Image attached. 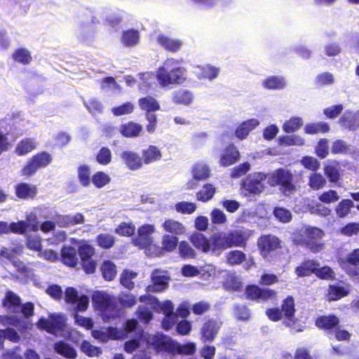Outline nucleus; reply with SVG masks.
<instances>
[{"label":"nucleus","instance_id":"nucleus-6","mask_svg":"<svg viewBox=\"0 0 359 359\" xmlns=\"http://www.w3.org/2000/svg\"><path fill=\"white\" fill-rule=\"evenodd\" d=\"M36 326L47 333L54 335L61 334L66 330L67 318L62 313H50L46 318H40L36 323Z\"/></svg>","mask_w":359,"mask_h":359},{"label":"nucleus","instance_id":"nucleus-47","mask_svg":"<svg viewBox=\"0 0 359 359\" xmlns=\"http://www.w3.org/2000/svg\"><path fill=\"white\" fill-rule=\"evenodd\" d=\"M353 207L354 203L353 201L345 198L338 203L334 208V210L339 218H344L351 212V210Z\"/></svg>","mask_w":359,"mask_h":359},{"label":"nucleus","instance_id":"nucleus-61","mask_svg":"<svg viewBox=\"0 0 359 359\" xmlns=\"http://www.w3.org/2000/svg\"><path fill=\"white\" fill-rule=\"evenodd\" d=\"M81 350L88 357L98 356L102 353L100 347L92 345L88 341L84 340L81 344Z\"/></svg>","mask_w":359,"mask_h":359},{"label":"nucleus","instance_id":"nucleus-64","mask_svg":"<svg viewBox=\"0 0 359 359\" xmlns=\"http://www.w3.org/2000/svg\"><path fill=\"white\" fill-rule=\"evenodd\" d=\"M97 162L102 165H107L111 161V152L108 147H102L96 155Z\"/></svg>","mask_w":359,"mask_h":359},{"label":"nucleus","instance_id":"nucleus-9","mask_svg":"<svg viewBox=\"0 0 359 359\" xmlns=\"http://www.w3.org/2000/svg\"><path fill=\"white\" fill-rule=\"evenodd\" d=\"M243 298L258 303H264L276 299L277 292L268 287H260L257 285L250 284L245 286Z\"/></svg>","mask_w":359,"mask_h":359},{"label":"nucleus","instance_id":"nucleus-29","mask_svg":"<svg viewBox=\"0 0 359 359\" xmlns=\"http://www.w3.org/2000/svg\"><path fill=\"white\" fill-rule=\"evenodd\" d=\"M259 125V121L256 118H250L242 122L236 129L235 135L240 140L245 139L250 132Z\"/></svg>","mask_w":359,"mask_h":359},{"label":"nucleus","instance_id":"nucleus-12","mask_svg":"<svg viewBox=\"0 0 359 359\" xmlns=\"http://www.w3.org/2000/svg\"><path fill=\"white\" fill-rule=\"evenodd\" d=\"M222 325V322L216 318H208L202 325L200 330L201 341L203 344L212 342Z\"/></svg>","mask_w":359,"mask_h":359},{"label":"nucleus","instance_id":"nucleus-46","mask_svg":"<svg viewBox=\"0 0 359 359\" xmlns=\"http://www.w3.org/2000/svg\"><path fill=\"white\" fill-rule=\"evenodd\" d=\"M95 242L100 248L108 250L114 246L116 238L110 233H102L96 236Z\"/></svg>","mask_w":359,"mask_h":359},{"label":"nucleus","instance_id":"nucleus-13","mask_svg":"<svg viewBox=\"0 0 359 359\" xmlns=\"http://www.w3.org/2000/svg\"><path fill=\"white\" fill-rule=\"evenodd\" d=\"M149 342L157 353H173L175 340L166 334L158 332L150 337Z\"/></svg>","mask_w":359,"mask_h":359},{"label":"nucleus","instance_id":"nucleus-19","mask_svg":"<svg viewBox=\"0 0 359 359\" xmlns=\"http://www.w3.org/2000/svg\"><path fill=\"white\" fill-rule=\"evenodd\" d=\"M120 156L130 170H137L144 165L142 156H140L139 154L135 151H123Z\"/></svg>","mask_w":359,"mask_h":359},{"label":"nucleus","instance_id":"nucleus-3","mask_svg":"<svg viewBox=\"0 0 359 359\" xmlns=\"http://www.w3.org/2000/svg\"><path fill=\"white\" fill-rule=\"evenodd\" d=\"M315 325L327 334H332L338 341H349L351 334L340 326V320L334 314L322 315L315 319Z\"/></svg>","mask_w":359,"mask_h":359},{"label":"nucleus","instance_id":"nucleus-23","mask_svg":"<svg viewBox=\"0 0 359 359\" xmlns=\"http://www.w3.org/2000/svg\"><path fill=\"white\" fill-rule=\"evenodd\" d=\"M2 306L9 311L16 313H18L21 305V299L19 296L13 291L8 290L2 299Z\"/></svg>","mask_w":359,"mask_h":359},{"label":"nucleus","instance_id":"nucleus-34","mask_svg":"<svg viewBox=\"0 0 359 359\" xmlns=\"http://www.w3.org/2000/svg\"><path fill=\"white\" fill-rule=\"evenodd\" d=\"M339 123L343 128L352 131L359 128V118L351 112L344 113L339 119Z\"/></svg>","mask_w":359,"mask_h":359},{"label":"nucleus","instance_id":"nucleus-60","mask_svg":"<svg viewBox=\"0 0 359 359\" xmlns=\"http://www.w3.org/2000/svg\"><path fill=\"white\" fill-rule=\"evenodd\" d=\"M315 275L321 280H333L335 279V273L332 268L329 266L316 267Z\"/></svg>","mask_w":359,"mask_h":359},{"label":"nucleus","instance_id":"nucleus-18","mask_svg":"<svg viewBox=\"0 0 359 359\" xmlns=\"http://www.w3.org/2000/svg\"><path fill=\"white\" fill-rule=\"evenodd\" d=\"M38 194L36 185L27 182H19L15 186V194L21 200H33Z\"/></svg>","mask_w":359,"mask_h":359},{"label":"nucleus","instance_id":"nucleus-5","mask_svg":"<svg viewBox=\"0 0 359 359\" xmlns=\"http://www.w3.org/2000/svg\"><path fill=\"white\" fill-rule=\"evenodd\" d=\"M324 236L325 233L321 229L316 226H308L299 240V244L304 246L312 253L316 254L323 250L325 247V243L320 241Z\"/></svg>","mask_w":359,"mask_h":359},{"label":"nucleus","instance_id":"nucleus-26","mask_svg":"<svg viewBox=\"0 0 359 359\" xmlns=\"http://www.w3.org/2000/svg\"><path fill=\"white\" fill-rule=\"evenodd\" d=\"M212 252L219 254L222 250L229 248L226 232L219 231L210 237Z\"/></svg>","mask_w":359,"mask_h":359},{"label":"nucleus","instance_id":"nucleus-32","mask_svg":"<svg viewBox=\"0 0 359 359\" xmlns=\"http://www.w3.org/2000/svg\"><path fill=\"white\" fill-rule=\"evenodd\" d=\"M162 227L165 232L171 236H177L182 235L185 232L184 226L179 221L172 219H167L162 224Z\"/></svg>","mask_w":359,"mask_h":359},{"label":"nucleus","instance_id":"nucleus-25","mask_svg":"<svg viewBox=\"0 0 359 359\" xmlns=\"http://www.w3.org/2000/svg\"><path fill=\"white\" fill-rule=\"evenodd\" d=\"M142 157L144 164L148 165L158 161L162 158L161 149L155 145H149L142 150Z\"/></svg>","mask_w":359,"mask_h":359},{"label":"nucleus","instance_id":"nucleus-62","mask_svg":"<svg viewBox=\"0 0 359 359\" xmlns=\"http://www.w3.org/2000/svg\"><path fill=\"white\" fill-rule=\"evenodd\" d=\"M135 232V225L132 223L121 222L116 229L115 233L121 236L129 237Z\"/></svg>","mask_w":359,"mask_h":359},{"label":"nucleus","instance_id":"nucleus-58","mask_svg":"<svg viewBox=\"0 0 359 359\" xmlns=\"http://www.w3.org/2000/svg\"><path fill=\"white\" fill-rule=\"evenodd\" d=\"M134 109V104L130 102H127L119 106L112 107L111 111L114 116H121L132 114Z\"/></svg>","mask_w":359,"mask_h":359},{"label":"nucleus","instance_id":"nucleus-16","mask_svg":"<svg viewBox=\"0 0 359 359\" xmlns=\"http://www.w3.org/2000/svg\"><path fill=\"white\" fill-rule=\"evenodd\" d=\"M250 234L249 230H231L226 233L229 248L233 247L245 248Z\"/></svg>","mask_w":359,"mask_h":359},{"label":"nucleus","instance_id":"nucleus-31","mask_svg":"<svg viewBox=\"0 0 359 359\" xmlns=\"http://www.w3.org/2000/svg\"><path fill=\"white\" fill-rule=\"evenodd\" d=\"M157 42L167 51L176 53L182 46V41L180 39H172L163 34L157 37Z\"/></svg>","mask_w":359,"mask_h":359},{"label":"nucleus","instance_id":"nucleus-33","mask_svg":"<svg viewBox=\"0 0 359 359\" xmlns=\"http://www.w3.org/2000/svg\"><path fill=\"white\" fill-rule=\"evenodd\" d=\"M55 351L67 359H75L77 356L76 350L69 344L63 341H59L54 344Z\"/></svg>","mask_w":359,"mask_h":359},{"label":"nucleus","instance_id":"nucleus-21","mask_svg":"<svg viewBox=\"0 0 359 359\" xmlns=\"http://www.w3.org/2000/svg\"><path fill=\"white\" fill-rule=\"evenodd\" d=\"M60 259L64 265L68 267H76L79 262L76 248L72 245L62 246L60 250Z\"/></svg>","mask_w":359,"mask_h":359},{"label":"nucleus","instance_id":"nucleus-8","mask_svg":"<svg viewBox=\"0 0 359 359\" xmlns=\"http://www.w3.org/2000/svg\"><path fill=\"white\" fill-rule=\"evenodd\" d=\"M53 161V157L48 151H40L32 156L27 162V164L21 169V176L30 177L38 170L46 168Z\"/></svg>","mask_w":359,"mask_h":359},{"label":"nucleus","instance_id":"nucleus-51","mask_svg":"<svg viewBox=\"0 0 359 359\" xmlns=\"http://www.w3.org/2000/svg\"><path fill=\"white\" fill-rule=\"evenodd\" d=\"M245 260L246 255L241 250H231L226 255V262L231 266L239 265Z\"/></svg>","mask_w":359,"mask_h":359},{"label":"nucleus","instance_id":"nucleus-56","mask_svg":"<svg viewBox=\"0 0 359 359\" xmlns=\"http://www.w3.org/2000/svg\"><path fill=\"white\" fill-rule=\"evenodd\" d=\"M303 125V122L299 117H292L286 121L283 126L285 133H291L298 130Z\"/></svg>","mask_w":359,"mask_h":359},{"label":"nucleus","instance_id":"nucleus-55","mask_svg":"<svg viewBox=\"0 0 359 359\" xmlns=\"http://www.w3.org/2000/svg\"><path fill=\"white\" fill-rule=\"evenodd\" d=\"M26 248L34 252L42 250V239L38 235H27L25 241Z\"/></svg>","mask_w":359,"mask_h":359},{"label":"nucleus","instance_id":"nucleus-50","mask_svg":"<svg viewBox=\"0 0 359 359\" xmlns=\"http://www.w3.org/2000/svg\"><path fill=\"white\" fill-rule=\"evenodd\" d=\"M348 292L342 286L330 285L327 292V298L329 301H337L346 297Z\"/></svg>","mask_w":359,"mask_h":359},{"label":"nucleus","instance_id":"nucleus-30","mask_svg":"<svg viewBox=\"0 0 359 359\" xmlns=\"http://www.w3.org/2000/svg\"><path fill=\"white\" fill-rule=\"evenodd\" d=\"M190 241L196 248L201 250L205 253L212 252V243L210 238L208 239L201 233H196L191 235L190 237Z\"/></svg>","mask_w":359,"mask_h":359},{"label":"nucleus","instance_id":"nucleus-39","mask_svg":"<svg viewBox=\"0 0 359 359\" xmlns=\"http://www.w3.org/2000/svg\"><path fill=\"white\" fill-rule=\"evenodd\" d=\"M140 40L139 32L134 29L123 31L121 35V43L126 47H132L137 45Z\"/></svg>","mask_w":359,"mask_h":359},{"label":"nucleus","instance_id":"nucleus-44","mask_svg":"<svg viewBox=\"0 0 359 359\" xmlns=\"http://www.w3.org/2000/svg\"><path fill=\"white\" fill-rule=\"evenodd\" d=\"M196 351V346L195 343L189 341L184 344H180L178 341H175L172 355H192Z\"/></svg>","mask_w":359,"mask_h":359},{"label":"nucleus","instance_id":"nucleus-53","mask_svg":"<svg viewBox=\"0 0 359 359\" xmlns=\"http://www.w3.org/2000/svg\"><path fill=\"white\" fill-rule=\"evenodd\" d=\"M137 273L135 271L129 269H124L120 276V283L128 290H133L135 287V283L133 279L135 278Z\"/></svg>","mask_w":359,"mask_h":359},{"label":"nucleus","instance_id":"nucleus-45","mask_svg":"<svg viewBox=\"0 0 359 359\" xmlns=\"http://www.w3.org/2000/svg\"><path fill=\"white\" fill-rule=\"evenodd\" d=\"M200 72L198 74L199 79L213 80L216 79L219 74V69L210 65L198 67Z\"/></svg>","mask_w":359,"mask_h":359},{"label":"nucleus","instance_id":"nucleus-11","mask_svg":"<svg viewBox=\"0 0 359 359\" xmlns=\"http://www.w3.org/2000/svg\"><path fill=\"white\" fill-rule=\"evenodd\" d=\"M268 181V175L257 172L248 175L243 180L242 187L250 194H259L264 189V182Z\"/></svg>","mask_w":359,"mask_h":359},{"label":"nucleus","instance_id":"nucleus-10","mask_svg":"<svg viewBox=\"0 0 359 359\" xmlns=\"http://www.w3.org/2000/svg\"><path fill=\"white\" fill-rule=\"evenodd\" d=\"M92 302L95 309L102 312L104 318L109 319L116 316L111 311L115 310L116 304L107 292L95 291L92 296Z\"/></svg>","mask_w":359,"mask_h":359},{"label":"nucleus","instance_id":"nucleus-15","mask_svg":"<svg viewBox=\"0 0 359 359\" xmlns=\"http://www.w3.org/2000/svg\"><path fill=\"white\" fill-rule=\"evenodd\" d=\"M240 157L238 148L233 143H230L222 149L219 163L220 166L229 167L237 163Z\"/></svg>","mask_w":359,"mask_h":359},{"label":"nucleus","instance_id":"nucleus-35","mask_svg":"<svg viewBox=\"0 0 359 359\" xmlns=\"http://www.w3.org/2000/svg\"><path fill=\"white\" fill-rule=\"evenodd\" d=\"M13 60L23 65H29L32 61L31 52L25 48H18L12 53Z\"/></svg>","mask_w":359,"mask_h":359},{"label":"nucleus","instance_id":"nucleus-24","mask_svg":"<svg viewBox=\"0 0 359 359\" xmlns=\"http://www.w3.org/2000/svg\"><path fill=\"white\" fill-rule=\"evenodd\" d=\"M142 126L134 121H128L123 123L119 127L120 133L127 138L137 137L142 132Z\"/></svg>","mask_w":359,"mask_h":359},{"label":"nucleus","instance_id":"nucleus-42","mask_svg":"<svg viewBox=\"0 0 359 359\" xmlns=\"http://www.w3.org/2000/svg\"><path fill=\"white\" fill-rule=\"evenodd\" d=\"M216 193V188L210 183L205 184L202 189L196 193V199L198 201L206 203L210 201Z\"/></svg>","mask_w":359,"mask_h":359},{"label":"nucleus","instance_id":"nucleus-4","mask_svg":"<svg viewBox=\"0 0 359 359\" xmlns=\"http://www.w3.org/2000/svg\"><path fill=\"white\" fill-rule=\"evenodd\" d=\"M259 255L265 259L270 262L280 260V256L283 252L273 254L278 250H281V241L276 236L272 234L261 235L257 241Z\"/></svg>","mask_w":359,"mask_h":359},{"label":"nucleus","instance_id":"nucleus-22","mask_svg":"<svg viewBox=\"0 0 359 359\" xmlns=\"http://www.w3.org/2000/svg\"><path fill=\"white\" fill-rule=\"evenodd\" d=\"M84 216L82 213L77 212L74 215H56L55 221L60 227H68L84 222Z\"/></svg>","mask_w":359,"mask_h":359},{"label":"nucleus","instance_id":"nucleus-54","mask_svg":"<svg viewBox=\"0 0 359 359\" xmlns=\"http://www.w3.org/2000/svg\"><path fill=\"white\" fill-rule=\"evenodd\" d=\"M110 181V176L103 171H97L92 175L91 182L97 189L103 188L108 184Z\"/></svg>","mask_w":359,"mask_h":359},{"label":"nucleus","instance_id":"nucleus-52","mask_svg":"<svg viewBox=\"0 0 359 359\" xmlns=\"http://www.w3.org/2000/svg\"><path fill=\"white\" fill-rule=\"evenodd\" d=\"M325 177L318 172H313L309 176L308 184L313 190H320L326 185Z\"/></svg>","mask_w":359,"mask_h":359},{"label":"nucleus","instance_id":"nucleus-59","mask_svg":"<svg viewBox=\"0 0 359 359\" xmlns=\"http://www.w3.org/2000/svg\"><path fill=\"white\" fill-rule=\"evenodd\" d=\"M350 151V145L343 140H337L332 142L331 153L332 154H346Z\"/></svg>","mask_w":359,"mask_h":359},{"label":"nucleus","instance_id":"nucleus-57","mask_svg":"<svg viewBox=\"0 0 359 359\" xmlns=\"http://www.w3.org/2000/svg\"><path fill=\"white\" fill-rule=\"evenodd\" d=\"M178 252L180 256L184 259H192L196 257L195 250L186 241H182L179 243Z\"/></svg>","mask_w":359,"mask_h":359},{"label":"nucleus","instance_id":"nucleus-63","mask_svg":"<svg viewBox=\"0 0 359 359\" xmlns=\"http://www.w3.org/2000/svg\"><path fill=\"white\" fill-rule=\"evenodd\" d=\"M76 251L81 261L90 259L95 255V248L93 246L86 243L80 245Z\"/></svg>","mask_w":359,"mask_h":359},{"label":"nucleus","instance_id":"nucleus-38","mask_svg":"<svg viewBox=\"0 0 359 359\" xmlns=\"http://www.w3.org/2000/svg\"><path fill=\"white\" fill-rule=\"evenodd\" d=\"M77 176L79 184L83 187L90 185L92 181L90 168L87 164H82L77 168Z\"/></svg>","mask_w":359,"mask_h":359},{"label":"nucleus","instance_id":"nucleus-1","mask_svg":"<svg viewBox=\"0 0 359 359\" xmlns=\"http://www.w3.org/2000/svg\"><path fill=\"white\" fill-rule=\"evenodd\" d=\"M268 184L271 187H278L285 196H290L300 188L298 180L288 169L278 168L268 174Z\"/></svg>","mask_w":359,"mask_h":359},{"label":"nucleus","instance_id":"nucleus-7","mask_svg":"<svg viewBox=\"0 0 359 359\" xmlns=\"http://www.w3.org/2000/svg\"><path fill=\"white\" fill-rule=\"evenodd\" d=\"M155 231L153 224H144L137 229V236L133 238L132 243L140 250H144L146 254L151 257V252L154 249L156 243H154L152 234Z\"/></svg>","mask_w":359,"mask_h":359},{"label":"nucleus","instance_id":"nucleus-27","mask_svg":"<svg viewBox=\"0 0 359 359\" xmlns=\"http://www.w3.org/2000/svg\"><path fill=\"white\" fill-rule=\"evenodd\" d=\"M319 263L314 259H306L303 261L294 269V273L298 277L309 276L315 274L316 267L319 266Z\"/></svg>","mask_w":359,"mask_h":359},{"label":"nucleus","instance_id":"nucleus-40","mask_svg":"<svg viewBox=\"0 0 359 359\" xmlns=\"http://www.w3.org/2000/svg\"><path fill=\"white\" fill-rule=\"evenodd\" d=\"M100 271L103 278L106 281H112L116 276V266L112 261H104L101 265Z\"/></svg>","mask_w":359,"mask_h":359},{"label":"nucleus","instance_id":"nucleus-37","mask_svg":"<svg viewBox=\"0 0 359 359\" xmlns=\"http://www.w3.org/2000/svg\"><path fill=\"white\" fill-rule=\"evenodd\" d=\"M192 99L191 92L187 89L175 90L172 95V101L177 104L188 105L191 104Z\"/></svg>","mask_w":359,"mask_h":359},{"label":"nucleus","instance_id":"nucleus-2","mask_svg":"<svg viewBox=\"0 0 359 359\" xmlns=\"http://www.w3.org/2000/svg\"><path fill=\"white\" fill-rule=\"evenodd\" d=\"M183 67L179 66L177 60L168 58L157 69L156 79L162 87H167L172 84H181L186 79Z\"/></svg>","mask_w":359,"mask_h":359},{"label":"nucleus","instance_id":"nucleus-36","mask_svg":"<svg viewBox=\"0 0 359 359\" xmlns=\"http://www.w3.org/2000/svg\"><path fill=\"white\" fill-rule=\"evenodd\" d=\"M140 109L146 113H152L158 111L161 108L157 100L152 96H146L138 100Z\"/></svg>","mask_w":359,"mask_h":359},{"label":"nucleus","instance_id":"nucleus-28","mask_svg":"<svg viewBox=\"0 0 359 359\" xmlns=\"http://www.w3.org/2000/svg\"><path fill=\"white\" fill-rule=\"evenodd\" d=\"M2 322L4 324L17 327L18 331L21 333L27 332L32 327L31 323L25 321L15 315L4 316L2 317Z\"/></svg>","mask_w":359,"mask_h":359},{"label":"nucleus","instance_id":"nucleus-20","mask_svg":"<svg viewBox=\"0 0 359 359\" xmlns=\"http://www.w3.org/2000/svg\"><path fill=\"white\" fill-rule=\"evenodd\" d=\"M123 22V11L119 9L109 13L103 20V25L111 31L118 32Z\"/></svg>","mask_w":359,"mask_h":359},{"label":"nucleus","instance_id":"nucleus-43","mask_svg":"<svg viewBox=\"0 0 359 359\" xmlns=\"http://www.w3.org/2000/svg\"><path fill=\"white\" fill-rule=\"evenodd\" d=\"M36 148V143L32 138H25L20 140L15 149V153L18 156H24L31 152Z\"/></svg>","mask_w":359,"mask_h":359},{"label":"nucleus","instance_id":"nucleus-49","mask_svg":"<svg viewBox=\"0 0 359 359\" xmlns=\"http://www.w3.org/2000/svg\"><path fill=\"white\" fill-rule=\"evenodd\" d=\"M263 86L269 90H280L285 88V81L283 77L271 76L263 81Z\"/></svg>","mask_w":359,"mask_h":359},{"label":"nucleus","instance_id":"nucleus-17","mask_svg":"<svg viewBox=\"0 0 359 359\" xmlns=\"http://www.w3.org/2000/svg\"><path fill=\"white\" fill-rule=\"evenodd\" d=\"M280 310L285 320V324L288 326L293 325L295 322V303L292 296L288 295L281 304Z\"/></svg>","mask_w":359,"mask_h":359},{"label":"nucleus","instance_id":"nucleus-48","mask_svg":"<svg viewBox=\"0 0 359 359\" xmlns=\"http://www.w3.org/2000/svg\"><path fill=\"white\" fill-rule=\"evenodd\" d=\"M193 179L196 181H203L210 176V170L208 166L203 164H196L191 171Z\"/></svg>","mask_w":359,"mask_h":359},{"label":"nucleus","instance_id":"nucleus-41","mask_svg":"<svg viewBox=\"0 0 359 359\" xmlns=\"http://www.w3.org/2000/svg\"><path fill=\"white\" fill-rule=\"evenodd\" d=\"M304 130L306 134L316 135L318 133H327L330 130V128L327 123L320 121L306 124Z\"/></svg>","mask_w":359,"mask_h":359},{"label":"nucleus","instance_id":"nucleus-14","mask_svg":"<svg viewBox=\"0 0 359 359\" xmlns=\"http://www.w3.org/2000/svg\"><path fill=\"white\" fill-rule=\"evenodd\" d=\"M179 243V239L177 236L169 234H165L162 237L161 246L156 244L154 250L151 252V257H159L165 253H170L176 250Z\"/></svg>","mask_w":359,"mask_h":359}]
</instances>
